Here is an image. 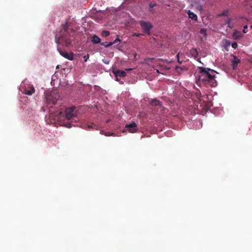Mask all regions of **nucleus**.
<instances>
[{
	"instance_id": "f257e3e1",
	"label": "nucleus",
	"mask_w": 252,
	"mask_h": 252,
	"mask_svg": "<svg viewBox=\"0 0 252 252\" xmlns=\"http://www.w3.org/2000/svg\"><path fill=\"white\" fill-rule=\"evenodd\" d=\"M74 32L75 31L68 28L66 24L63 25L60 31L55 36L56 42L59 45L58 51L63 57L70 61L73 60V53H68L63 51L60 46L68 47L71 45Z\"/></svg>"
},
{
	"instance_id": "f03ea898",
	"label": "nucleus",
	"mask_w": 252,
	"mask_h": 252,
	"mask_svg": "<svg viewBox=\"0 0 252 252\" xmlns=\"http://www.w3.org/2000/svg\"><path fill=\"white\" fill-rule=\"evenodd\" d=\"M76 116V107L72 106L66 108L64 112L61 110L51 112L49 114V119L52 123L58 124L67 128H70L74 125L72 122H69L66 121L71 120Z\"/></svg>"
},
{
	"instance_id": "7ed1b4c3",
	"label": "nucleus",
	"mask_w": 252,
	"mask_h": 252,
	"mask_svg": "<svg viewBox=\"0 0 252 252\" xmlns=\"http://www.w3.org/2000/svg\"><path fill=\"white\" fill-rule=\"evenodd\" d=\"M200 70L198 75V81L206 85H209L211 87H214L217 85L216 80V72L214 70L209 68L199 67Z\"/></svg>"
},
{
	"instance_id": "20e7f679",
	"label": "nucleus",
	"mask_w": 252,
	"mask_h": 252,
	"mask_svg": "<svg viewBox=\"0 0 252 252\" xmlns=\"http://www.w3.org/2000/svg\"><path fill=\"white\" fill-rule=\"evenodd\" d=\"M59 98V94L57 91L53 90L45 94V99L48 104H55Z\"/></svg>"
},
{
	"instance_id": "39448f33",
	"label": "nucleus",
	"mask_w": 252,
	"mask_h": 252,
	"mask_svg": "<svg viewBox=\"0 0 252 252\" xmlns=\"http://www.w3.org/2000/svg\"><path fill=\"white\" fill-rule=\"evenodd\" d=\"M139 24L142 30V32L149 36L151 35L150 31L153 27L152 23L149 21L140 20Z\"/></svg>"
},
{
	"instance_id": "423d86ee",
	"label": "nucleus",
	"mask_w": 252,
	"mask_h": 252,
	"mask_svg": "<svg viewBox=\"0 0 252 252\" xmlns=\"http://www.w3.org/2000/svg\"><path fill=\"white\" fill-rule=\"evenodd\" d=\"M125 128L128 132L134 133L137 131V125L135 123L132 122L131 124L126 125Z\"/></svg>"
},
{
	"instance_id": "0eeeda50",
	"label": "nucleus",
	"mask_w": 252,
	"mask_h": 252,
	"mask_svg": "<svg viewBox=\"0 0 252 252\" xmlns=\"http://www.w3.org/2000/svg\"><path fill=\"white\" fill-rule=\"evenodd\" d=\"M233 59L231 60L232 63V69L233 70L236 69L238 63H240V60L238 59L236 56L233 55Z\"/></svg>"
},
{
	"instance_id": "6e6552de",
	"label": "nucleus",
	"mask_w": 252,
	"mask_h": 252,
	"mask_svg": "<svg viewBox=\"0 0 252 252\" xmlns=\"http://www.w3.org/2000/svg\"><path fill=\"white\" fill-rule=\"evenodd\" d=\"M113 73L114 74L116 78L118 77H124L126 75V72L124 70H117L116 71H113Z\"/></svg>"
},
{
	"instance_id": "1a4fd4ad",
	"label": "nucleus",
	"mask_w": 252,
	"mask_h": 252,
	"mask_svg": "<svg viewBox=\"0 0 252 252\" xmlns=\"http://www.w3.org/2000/svg\"><path fill=\"white\" fill-rule=\"evenodd\" d=\"M150 104L152 106H158L159 107H161L162 105V102L159 101L158 100H157V99H152L150 101Z\"/></svg>"
},
{
	"instance_id": "9d476101",
	"label": "nucleus",
	"mask_w": 252,
	"mask_h": 252,
	"mask_svg": "<svg viewBox=\"0 0 252 252\" xmlns=\"http://www.w3.org/2000/svg\"><path fill=\"white\" fill-rule=\"evenodd\" d=\"M242 36V33L240 32H239L237 30H234L233 32V38L234 39L237 40L240 38Z\"/></svg>"
},
{
	"instance_id": "9b49d317",
	"label": "nucleus",
	"mask_w": 252,
	"mask_h": 252,
	"mask_svg": "<svg viewBox=\"0 0 252 252\" xmlns=\"http://www.w3.org/2000/svg\"><path fill=\"white\" fill-rule=\"evenodd\" d=\"M187 13L189 18L191 19L192 20H194L195 21L197 20V16L193 12L190 11V10H189Z\"/></svg>"
},
{
	"instance_id": "f8f14e48",
	"label": "nucleus",
	"mask_w": 252,
	"mask_h": 252,
	"mask_svg": "<svg viewBox=\"0 0 252 252\" xmlns=\"http://www.w3.org/2000/svg\"><path fill=\"white\" fill-rule=\"evenodd\" d=\"M92 41L94 44H98L100 43L101 39L96 35H94L92 37Z\"/></svg>"
},
{
	"instance_id": "ddd939ff",
	"label": "nucleus",
	"mask_w": 252,
	"mask_h": 252,
	"mask_svg": "<svg viewBox=\"0 0 252 252\" xmlns=\"http://www.w3.org/2000/svg\"><path fill=\"white\" fill-rule=\"evenodd\" d=\"M35 92L34 89L33 87H31L30 88L29 90L25 89L24 94H28L29 95H31L32 94Z\"/></svg>"
},
{
	"instance_id": "4468645a",
	"label": "nucleus",
	"mask_w": 252,
	"mask_h": 252,
	"mask_svg": "<svg viewBox=\"0 0 252 252\" xmlns=\"http://www.w3.org/2000/svg\"><path fill=\"white\" fill-rule=\"evenodd\" d=\"M190 54L191 57L196 58L198 56V52L196 48H192L190 50Z\"/></svg>"
},
{
	"instance_id": "2eb2a0df",
	"label": "nucleus",
	"mask_w": 252,
	"mask_h": 252,
	"mask_svg": "<svg viewBox=\"0 0 252 252\" xmlns=\"http://www.w3.org/2000/svg\"><path fill=\"white\" fill-rule=\"evenodd\" d=\"M157 6V4L155 3H152L151 2L149 3V11L153 13H154L153 12V7Z\"/></svg>"
},
{
	"instance_id": "dca6fc26",
	"label": "nucleus",
	"mask_w": 252,
	"mask_h": 252,
	"mask_svg": "<svg viewBox=\"0 0 252 252\" xmlns=\"http://www.w3.org/2000/svg\"><path fill=\"white\" fill-rule=\"evenodd\" d=\"M110 35V32L108 31H103L101 33V35L103 37H107Z\"/></svg>"
},
{
	"instance_id": "f3484780",
	"label": "nucleus",
	"mask_w": 252,
	"mask_h": 252,
	"mask_svg": "<svg viewBox=\"0 0 252 252\" xmlns=\"http://www.w3.org/2000/svg\"><path fill=\"white\" fill-rule=\"evenodd\" d=\"M101 45H103L105 47H108L109 46H112V42H110L108 43L107 42H104L101 43Z\"/></svg>"
},
{
	"instance_id": "a211bd4d",
	"label": "nucleus",
	"mask_w": 252,
	"mask_h": 252,
	"mask_svg": "<svg viewBox=\"0 0 252 252\" xmlns=\"http://www.w3.org/2000/svg\"><path fill=\"white\" fill-rule=\"evenodd\" d=\"M96 126V125H95L94 124L92 123L91 124H89L88 125V129H91V128H94V129H95Z\"/></svg>"
},
{
	"instance_id": "6ab92c4d",
	"label": "nucleus",
	"mask_w": 252,
	"mask_h": 252,
	"mask_svg": "<svg viewBox=\"0 0 252 252\" xmlns=\"http://www.w3.org/2000/svg\"><path fill=\"white\" fill-rule=\"evenodd\" d=\"M228 15V10H225L223 11L220 15V16H227Z\"/></svg>"
},
{
	"instance_id": "aec40b11",
	"label": "nucleus",
	"mask_w": 252,
	"mask_h": 252,
	"mask_svg": "<svg viewBox=\"0 0 252 252\" xmlns=\"http://www.w3.org/2000/svg\"><path fill=\"white\" fill-rule=\"evenodd\" d=\"M120 41H121V40L119 38V36H118L115 39V40L113 42H111L112 45H113L114 44H115V43H116L118 42H120Z\"/></svg>"
},
{
	"instance_id": "412c9836",
	"label": "nucleus",
	"mask_w": 252,
	"mask_h": 252,
	"mask_svg": "<svg viewBox=\"0 0 252 252\" xmlns=\"http://www.w3.org/2000/svg\"><path fill=\"white\" fill-rule=\"evenodd\" d=\"M83 58H84V62H86L89 58V55L88 54H87V55H86L84 56Z\"/></svg>"
},
{
	"instance_id": "4be33fe9",
	"label": "nucleus",
	"mask_w": 252,
	"mask_h": 252,
	"mask_svg": "<svg viewBox=\"0 0 252 252\" xmlns=\"http://www.w3.org/2000/svg\"><path fill=\"white\" fill-rule=\"evenodd\" d=\"M237 43L236 42H234L232 43L231 46L233 48L236 49L237 47Z\"/></svg>"
},
{
	"instance_id": "5701e85b",
	"label": "nucleus",
	"mask_w": 252,
	"mask_h": 252,
	"mask_svg": "<svg viewBox=\"0 0 252 252\" xmlns=\"http://www.w3.org/2000/svg\"><path fill=\"white\" fill-rule=\"evenodd\" d=\"M248 32V26L246 25V26H245L244 27V29H243V32L244 33H246Z\"/></svg>"
},
{
	"instance_id": "b1692460",
	"label": "nucleus",
	"mask_w": 252,
	"mask_h": 252,
	"mask_svg": "<svg viewBox=\"0 0 252 252\" xmlns=\"http://www.w3.org/2000/svg\"><path fill=\"white\" fill-rule=\"evenodd\" d=\"M102 62L105 63V64H108L110 63V61L109 60H107V59H103L102 60Z\"/></svg>"
},
{
	"instance_id": "393cba45",
	"label": "nucleus",
	"mask_w": 252,
	"mask_h": 252,
	"mask_svg": "<svg viewBox=\"0 0 252 252\" xmlns=\"http://www.w3.org/2000/svg\"><path fill=\"white\" fill-rule=\"evenodd\" d=\"M144 34L143 33H134L132 35V36H140L141 35H143Z\"/></svg>"
},
{
	"instance_id": "a878e982",
	"label": "nucleus",
	"mask_w": 252,
	"mask_h": 252,
	"mask_svg": "<svg viewBox=\"0 0 252 252\" xmlns=\"http://www.w3.org/2000/svg\"><path fill=\"white\" fill-rule=\"evenodd\" d=\"M104 135H106V136H111V135H114V133H110V132H106L104 133Z\"/></svg>"
},
{
	"instance_id": "bb28decb",
	"label": "nucleus",
	"mask_w": 252,
	"mask_h": 252,
	"mask_svg": "<svg viewBox=\"0 0 252 252\" xmlns=\"http://www.w3.org/2000/svg\"><path fill=\"white\" fill-rule=\"evenodd\" d=\"M232 20V19L229 18H228L225 22V23L227 25H229V24H230V22Z\"/></svg>"
},
{
	"instance_id": "cd10ccee",
	"label": "nucleus",
	"mask_w": 252,
	"mask_h": 252,
	"mask_svg": "<svg viewBox=\"0 0 252 252\" xmlns=\"http://www.w3.org/2000/svg\"><path fill=\"white\" fill-rule=\"evenodd\" d=\"M179 55H180V53H178L176 55V57L178 59V62L179 63H182V61H180V60H179Z\"/></svg>"
},
{
	"instance_id": "c85d7f7f",
	"label": "nucleus",
	"mask_w": 252,
	"mask_h": 252,
	"mask_svg": "<svg viewBox=\"0 0 252 252\" xmlns=\"http://www.w3.org/2000/svg\"><path fill=\"white\" fill-rule=\"evenodd\" d=\"M182 67H181L180 66H176V70L177 71H179V70H182Z\"/></svg>"
},
{
	"instance_id": "c756f323",
	"label": "nucleus",
	"mask_w": 252,
	"mask_h": 252,
	"mask_svg": "<svg viewBox=\"0 0 252 252\" xmlns=\"http://www.w3.org/2000/svg\"><path fill=\"white\" fill-rule=\"evenodd\" d=\"M204 32H205V30L203 29H202L201 30H200V33H204Z\"/></svg>"
},
{
	"instance_id": "7c9ffc66",
	"label": "nucleus",
	"mask_w": 252,
	"mask_h": 252,
	"mask_svg": "<svg viewBox=\"0 0 252 252\" xmlns=\"http://www.w3.org/2000/svg\"><path fill=\"white\" fill-rule=\"evenodd\" d=\"M228 27L229 28H233V26H231L230 25V24H229V25H228Z\"/></svg>"
},
{
	"instance_id": "2f4dec72",
	"label": "nucleus",
	"mask_w": 252,
	"mask_h": 252,
	"mask_svg": "<svg viewBox=\"0 0 252 252\" xmlns=\"http://www.w3.org/2000/svg\"><path fill=\"white\" fill-rule=\"evenodd\" d=\"M132 70V69H131V68H128V69H126V70H127V71H128V70Z\"/></svg>"
},
{
	"instance_id": "473e14b6",
	"label": "nucleus",
	"mask_w": 252,
	"mask_h": 252,
	"mask_svg": "<svg viewBox=\"0 0 252 252\" xmlns=\"http://www.w3.org/2000/svg\"><path fill=\"white\" fill-rule=\"evenodd\" d=\"M116 81H119V79H118V77H117V78H116Z\"/></svg>"
},
{
	"instance_id": "72a5a7b5",
	"label": "nucleus",
	"mask_w": 252,
	"mask_h": 252,
	"mask_svg": "<svg viewBox=\"0 0 252 252\" xmlns=\"http://www.w3.org/2000/svg\"><path fill=\"white\" fill-rule=\"evenodd\" d=\"M157 72H159V71H158V69L157 70Z\"/></svg>"
}]
</instances>
